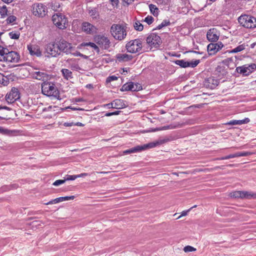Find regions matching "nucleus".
Listing matches in <instances>:
<instances>
[{"instance_id": "20", "label": "nucleus", "mask_w": 256, "mask_h": 256, "mask_svg": "<svg viewBox=\"0 0 256 256\" xmlns=\"http://www.w3.org/2000/svg\"><path fill=\"white\" fill-rule=\"evenodd\" d=\"M236 70L238 73L244 76H248L252 73V70L246 66L237 67Z\"/></svg>"}, {"instance_id": "41", "label": "nucleus", "mask_w": 256, "mask_h": 256, "mask_svg": "<svg viewBox=\"0 0 256 256\" xmlns=\"http://www.w3.org/2000/svg\"><path fill=\"white\" fill-rule=\"evenodd\" d=\"M9 35L12 39H18L20 37V34L18 32H10Z\"/></svg>"}, {"instance_id": "53", "label": "nucleus", "mask_w": 256, "mask_h": 256, "mask_svg": "<svg viewBox=\"0 0 256 256\" xmlns=\"http://www.w3.org/2000/svg\"><path fill=\"white\" fill-rule=\"evenodd\" d=\"M60 7V4H57L56 3H52V8L55 10H57V8Z\"/></svg>"}, {"instance_id": "19", "label": "nucleus", "mask_w": 256, "mask_h": 256, "mask_svg": "<svg viewBox=\"0 0 256 256\" xmlns=\"http://www.w3.org/2000/svg\"><path fill=\"white\" fill-rule=\"evenodd\" d=\"M116 58L119 62H126L132 60L133 57L126 54H118L116 55Z\"/></svg>"}, {"instance_id": "62", "label": "nucleus", "mask_w": 256, "mask_h": 256, "mask_svg": "<svg viewBox=\"0 0 256 256\" xmlns=\"http://www.w3.org/2000/svg\"><path fill=\"white\" fill-rule=\"evenodd\" d=\"M60 200L59 198H55L54 200H52V204H56V203H58V202H60Z\"/></svg>"}, {"instance_id": "27", "label": "nucleus", "mask_w": 256, "mask_h": 256, "mask_svg": "<svg viewBox=\"0 0 256 256\" xmlns=\"http://www.w3.org/2000/svg\"><path fill=\"white\" fill-rule=\"evenodd\" d=\"M174 63L180 66L182 68H186L188 67V62L185 61L184 60H176L174 61Z\"/></svg>"}, {"instance_id": "34", "label": "nucleus", "mask_w": 256, "mask_h": 256, "mask_svg": "<svg viewBox=\"0 0 256 256\" xmlns=\"http://www.w3.org/2000/svg\"><path fill=\"white\" fill-rule=\"evenodd\" d=\"M141 90H142V86L140 84L138 83L134 84L133 82L132 88V91L136 92L139 91Z\"/></svg>"}, {"instance_id": "36", "label": "nucleus", "mask_w": 256, "mask_h": 256, "mask_svg": "<svg viewBox=\"0 0 256 256\" xmlns=\"http://www.w3.org/2000/svg\"><path fill=\"white\" fill-rule=\"evenodd\" d=\"M170 22L168 20H164L162 22L156 27V29L160 30L163 27L170 25Z\"/></svg>"}, {"instance_id": "39", "label": "nucleus", "mask_w": 256, "mask_h": 256, "mask_svg": "<svg viewBox=\"0 0 256 256\" xmlns=\"http://www.w3.org/2000/svg\"><path fill=\"white\" fill-rule=\"evenodd\" d=\"M8 10L6 6H3L0 10V14L2 18H4L7 15Z\"/></svg>"}, {"instance_id": "38", "label": "nucleus", "mask_w": 256, "mask_h": 256, "mask_svg": "<svg viewBox=\"0 0 256 256\" xmlns=\"http://www.w3.org/2000/svg\"><path fill=\"white\" fill-rule=\"evenodd\" d=\"M134 27L136 30L138 31H142L144 28L143 25L138 22L135 23Z\"/></svg>"}, {"instance_id": "13", "label": "nucleus", "mask_w": 256, "mask_h": 256, "mask_svg": "<svg viewBox=\"0 0 256 256\" xmlns=\"http://www.w3.org/2000/svg\"><path fill=\"white\" fill-rule=\"evenodd\" d=\"M223 46L224 44L222 42L216 44L210 43L207 46L208 51L210 55H214L222 49Z\"/></svg>"}, {"instance_id": "64", "label": "nucleus", "mask_w": 256, "mask_h": 256, "mask_svg": "<svg viewBox=\"0 0 256 256\" xmlns=\"http://www.w3.org/2000/svg\"><path fill=\"white\" fill-rule=\"evenodd\" d=\"M120 111H119V110H116V111H115L114 112H112V116L113 115H118L120 114Z\"/></svg>"}, {"instance_id": "61", "label": "nucleus", "mask_w": 256, "mask_h": 256, "mask_svg": "<svg viewBox=\"0 0 256 256\" xmlns=\"http://www.w3.org/2000/svg\"><path fill=\"white\" fill-rule=\"evenodd\" d=\"M114 104H113V101L110 102V103H109V104H106V106L109 108H114V106H113Z\"/></svg>"}, {"instance_id": "40", "label": "nucleus", "mask_w": 256, "mask_h": 256, "mask_svg": "<svg viewBox=\"0 0 256 256\" xmlns=\"http://www.w3.org/2000/svg\"><path fill=\"white\" fill-rule=\"evenodd\" d=\"M200 62V60H195L194 61H192L191 62H188V67L194 68L196 67L199 63Z\"/></svg>"}, {"instance_id": "56", "label": "nucleus", "mask_w": 256, "mask_h": 256, "mask_svg": "<svg viewBox=\"0 0 256 256\" xmlns=\"http://www.w3.org/2000/svg\"><path fill=\"white\" fill-rule=\"evenodd\" d=\"M72 54L74 56H81V57L84 56V55L82 54H81L80 52H78V51H76V52H72Z\"/></svg>"}, {"instance_id": "8", "label": "nucleus", "mask_w": 256, "mask_h": 256, "mask_svg": "<svg viewBox=\"0 0 256 256\" xmlns=\"http://www.w3.org/2000/svg\"><path fill=\"white\" fill-rule=\"evenodd\" d=\"M94 42L101 48L108 49L110 46V42L108 38L103 35H98L94 37Z\"/></svg>"}, {"instance_id": "60", "label": "nucleus", "mask_w": 256, "mask_h": 256, "mask_svg": "<svg viewBox=\"0 0 256 256\" xmlns=\"http://www.w3.org/2000/svg\"><path fill=\"white\" fill-rule=\"evenodd\" d=\"M88 175V173H82V174H78L77 175V178H81V177H84V176H87Z\"/></svg>"}, {"instance_id": "59", "label": "nucleus", "mask_w": 256, "mask_h": 256, "mask_svg": "<svg viewBox=\"0 0 256 256\" xmlns=\"http://www.w3.org/2000/svg\"><path fill=\"white\" fill-rule=\"evenodd\" d=\"M190 211L189 210H188L186 211H183L182 212V214L178 218H180V217L182 216H186L187 214H188V212Z\"/></svg>"}, {"instance_id": "3", "label": "nucleus", "mask_w": 256, "mask_h": 256, "mask_svg": "<svg viewBox=\"0 0 256 256\" xmlns=\"http://www.w3.org/2000/svg\"><path fill=\"white\" fill-rule=\"evenodd\" d=\"M238 22L242 26L248 28H254L256 27V18L252 16L244 14L238 18Z\"/></svg>"}, {"instance_id": "43", "label": "nucleus", "mask_w": 256, "mask_h": 256, "mask_svg": "<svg viewBox=\"0 0 256 256\" xmlns=\"http://www.w3.org/2000/svg\"><path fill=\"white\" fill-rule=\"evenodd\" d=\"M75 196H64V197H60L59 198H60V202H62L64 200H74V198Z\"/></svg>"}, {"instance_id": "11", "label": "nucleus", "mask_w": 256, "mask_h": 256, "mask_svg": "<svg viewBox=\"0 0 256 256\" xmlns=\"http://www.w3.org/2000/svg\"><path fill=\"white\" fill-rule=\"evenodd\" d=\"M6 100L8 102L12 103L20 98V94L17 88H12L10 92L6 95Z\"/></svg>"}, {"instance_id": "1", "label": "nucleus", "mask_w": 256, "mask_h": 256, "mask_svg": "<svg viewBox=\"0 0 256 256\" xmlns=\"http://www.w3.org/2000/svg\"><path fill=\"white\" fill-rule=\"evenodd\" d=\"M42 93L48 96L60 99V92L55 84L49 82H44L41 85Z\"/></svg>"}, {"instance_id": "50", "label": "nucleus", "mask_w": 256, "mask_h": 256, "mask_svg": "<svg viewBox=\"0 0 256 256\" xmlns=\"http://www.w3.org/2000/svg\"><path fill=\"white\" fill-rule=\"evenodd\" d=\"M253 153L250 152H240V156H246L252 154Z\"/></svg>"}, {"instance_id": "57", "label": "nucleus", "mask_w": 256, "mask_h": 256, "mask_svg": "<svg viewBox=\"0 0 256 256\" xmlns=\"http://www.w3.org/2000/svg\"><path fill=\"white\" fill-rule=\"evenodd\" d=\"M248 68H250V69L252 70H252L256 68V64H252L248 66Z\"/></svg>"}, {"instance_id": "48", "label": "nucleus", "mask_w": 256, "mask_h": 256, "mask_svg": "<svg viewBox=\"0 0 256 256\" xmlns=\"http://www.w3.org/2000/svg\"><path fill=\"white\" fill-rule=\"evenodd\" d=\"M16 20V17L14 16H8L6 19L8 24H10L14 22Z\"/></svg>"}, {"instance_id": "25", "label": "nucleus", "mask_w": 256, "mask_h": 256, "mask_svg": "<svg viewBox=\"0 0 256 256\" xmlns=\"http://www.w3.org/2000/svg\"><path fill=\"white\" fill-rule=\"evenodd\" d=\"M160 144L158 142H150L148 144H144L143 146H140V147L142 148L140 152L146 149L156 147V146Z\"/></svg>"}, {"instance_id": "15", "label": "nucleus", "mask_w": 256, "mask_h": 256, "mask_svg": "<svg viewBox=\"0 0 256 256\" xmlns=\"http://www.w3.org/2000/svg\"><path fill=\"white\" fill-rule=\"evenodd\" d=\"M82 30L88 34H94L96 32L97 28L88 22H84L82 24Z\"/></svg>"}, {"instance_id": "5", "label": "nucleus", "mask_w": 256, "mask_h": 256, "mask_svg": "<svg viewBox=\"0 0 256 256\" xmlns=\"http://www.w3.org/2000/svg\"><path fill=\"white\" fill-rule=\"evenodd\" d=\"M52 20L54 24L60 29L66 28L67 18L61 13H57L52 16Z\"/></svg>"}, {"instance_id": "54", "label": "nucleus", "mask_w": 256, "mask_h": 256, "mask_svg": "<svg viewBox=\"0 0 256 256\" xmlns=\"http://www.w3.org/2000/svg\"><path fill=\"white\" fill-rule=\"evenodd\" d=\"M71 68L72 70H80V67L77 64H72Z\"/></svg>"}, {"instance_id": "16", "label": "nucleus", "mask_w": 256, "mask_h": 256, "mask_svg": "<svg viewBox=\"0 0 256 256\" xmlns=\"http://www.w3.org/2000/svg\"><path fill=\"white\" fill-rule=\"evenodd\" d=\"M206 37L210 42H215L218 40L219 34L216 29L211 28L207 32Z\"/></svg>"}, {"instance_id": "12", "label": "nucleus", "mask_w": 256, "mask_h": 256, "mask_svg": "<svg viewBox=\"0 0 256 256\" xmlns=\"http://www.w3.org/2000/svg\"><path fill=\"white\" fill-rule=\"evenodd\" d=\"M60 49V52H62L66 54L72 53V48L71 44L62 40L59 41L57 44Z\"/></svg>"}, {"instance_id": "47", "label": "nucleus", "mask_w": 256, "mask_h": 256, "mask_svg": "<svg viewBox=\"0 0 256 256\" xmlns=\"http://www.w3.org/2000/svg\"><path fill=\"white\" fill-rule=\"evenodd\" d=\"M66 182V180L65 179L64 180H56L54 183H53V185L54 186H58L61 184H63L65 182Z\"/></svg>"}, {"instance_id": "58", "label": "nucleus", "mask_w": 256, "mask_h": 256, "mask_svg": "<svg viewBox=\"0 0 256 256\" xmlns=\"http://www.w3.org/2000/svg\"><path fill=\"white\" fill-rule=\"evenodd\" d=\"M64 126L67 127L72 126H74V122H64Z\"/></svg>"}, {"instance_id": "2", "label": "nucleus", "mask_w": 256, "mask_h": 256, "mask_svg": "<svg viewBox=\"0 0 256 256\" xmlns=\"http://www.w3.org/2000/svg\"><path fill=\"white\" fill-rule=\"evenodd\" d=\"M110 33L114 39L118 40H124L127 35L124 26L118 24H113L111 26Z\"/></svg>"}, {"instance_id": "55", "label": "nucleus", "mask_w": 256, "mask_h": 256, "mask_svg": "<svg viewBox=\"0 0 256 256\" xmlns=\"http://www.w3.org/2000/svg\"><path fill=\"white\" fill-rule=\"evenodd\" d=\"M113 6H117L118 5V4L119 2L118 0H110Z\"/></svg>"}, {"instance_id": "21", "label": "nucleus", "mask_w": 256, "mask_h": 256, "mask_svg": "<svg viewBox=\"0 0 256 256\" xmlns=\"http://www.w3.org/2000/svg\"><path fill=\"white\" fill-rule=\"evenodd\" d=\"M18 132L17 130H10L0 126V134L6 136H16Z\"/></svg>"}, {"instance_id": "6", "label": "nucleus", "mask_w": 256, "mask_h": 256, "mask_svg": "<svg viewBox=\"0 0 256 256\" xmlns=\"http://www.w3.org/2000/svg\"><path fill=\"white\" fill-rule=\"evenodd\" d=\"M45 50L48 54V56L56 57L60 54V49L57 44L52 42L46 46Z\"/></svg>"}, {"instance_id": "30", "label": "nucleus", "mask_w": 256, "mask_h": 256, "mask_svg": "<svg viewBox=\"0 0 256 256\" xmlns=\"http://www.w3.org/2000/svg\"><path fill=\"white\" fill-rule=\"evenodd\" d=\"M149 8L150 12L154 16H157L158 14L159 10L156 6L153 4H150L149 5Z\"/></svg>"}, {"instance_id": "37", "label": "nucleus", "mask_w": 256, "mask_h": 256, "mask_svg": "<svg viewBox=\"0 0 256 256\" xmlns=\"http://www.w3.org/2000/svg\"><path fill=\"white\" fill-rule=\"evenodd\" d=\"M89 14L92 18H96L98 16V12L96 8L90 10L89 11Z\"/></svg>"}, {"instance_id": "44", "label": "nucleus", "mask_w": 256, "mask_h": 256, "mask_svg": "<svg viewBox=\"0 0 256 256\" xmlns=\"http://www.w3.org/2000/svg\"><path fill=\"white\" fill-rule=\"evenodd\" d=\"M6 78L4 77L3 74L0 73V84L6 85L7 83Z\"/></svg>"}, {"instance_id": "51", "label": "nucleus", "mask_w": 256, "mask_h": 256, "mask_svg": "<svg viewBox=\"0 0 256 256\" xmlns=\"http://www.w3.org/2000/svg\"><path fill=\"white\" fill-rule=\"evenodd\" d=\"M118 78L114 76H110L106 78V82H110L112 81L116 80Z\"/></svg>"}, {"instance_id": "10", "label": "nucleus", "mask_w": 256, "mask_h": 256, "mask_svg": "<svg viewBox=\"0 0 256 256\" xmlns=\"http://www.w3.org/2000/svg\"><path fill=\"white\" fill-rule=\"evenodd\" d=\"M20 58V56L18 52L14 51H10L8 49V52L5 55L4 60L3 62H18Z\"/></svg>"}, {"instance_id": "49", "label": "nucleus", "mask_w": 256, "mask_h": 256, "mask_svg": "<svg viewBox=\"0 0 256 256\" xmlns=\"http://www.w3.org/2000/svg\"><path fill=\"white\" fill-rule=\"evenodd\" d=\"M170 126H162L161 128H155L154 130H152V132H156V131H158V130H168V129L170 128Z\"/></svg>"}, {"instance_id": "17", "label": "nucleus", "mask_w": 256, "mask_h": 256, "mask_svg": "<svg viewBox=\"0 0 256 256\" xmlns=\"http://www.w3.org/2000/svg\"><path fill=\"white\" fill-rule=\"evenodd\" d=\"M28 50L30 54L32 56H42V52L40 50V48L38 45H28Z\"/></svg>"}, {"instance_id": "28", "label": "nucleus", "mask_w": 256, "mask_h": 256, "mask_svg": "<svg viewBox=\"0 0 256 256\" xmlns=\"http://www.w3.org/2000/svg\"><path fill=\"white\" fill-rule=\"evenodd\" d=\"M229 196L235 198L242 199V191H234L229 194Z\"/></svg>"}, {"instance_id": "26", "label": "nucleus", "mask_w": 256, "mask_h": 256, "mask_svg": "<svg viewBox=\"0 0 256 256\" xmlns=\"http://www.w3.org/2000/svg\"><path fill=\"white\" fill-rule=\"evenodd\" d=\"M62 72L64 77L66 80H68L72 78V72L66 68L62 69Z\"/></svg>"}, {"instance_id": "18", "label": "nucleus", "mask_w": 256, "mask_h": 256, "mask_svg": "<svg viewBox=\"0 0 256 256\" xmlns=\"http://www.w3.org/2000/svg\"><path fill=\"white\" fill-rule=\"evenodd\" d=\"M33 78L38 80L46 82L49 79V76L45 72L36 71L32 73Z\"/></svg>"}, {"instance_id": "63", "label": "nucleus", "mask_w": 256, "mask_h": 256, "mask_svg": "<svg viewBox=\"0 0 256 256\" xmlns=\"http://www.w3.org/2000/svg\"><path fill=\"white\" fill-rule=\"evenodd\" d=\"M123 1L126 3L128 4H129L133 2L134 0H123Z\"/></svg>"}, {"instance_id": "33", "label": "nucleus", "mask_w": 256, "mask_h": 256, "mask_svg": "<svg viewBox=\"0 0 256 256\" xmlns=\"http://www.w3.org/2000/svg\"><path fill=\"white\" fill-rule=\"evenodd\" d=\"M7 52V48H4L0 46V61L3 62L4 60L5 55L6 54Z\"/></svg>"}, {"instance_id": "9", "label": "nucleus", "mask_w": 256, "mask_h": 256, "mask_svg": "<svg viewBox=\"0 0 256 256\" xmlns=\"http://www.w3.org/2000/svg\"><path fill=\"white\" fill-rule=\"evenodd\" d=\"M32 12L36 16L43 17L46 16L47 10L42 4H34L32 6Z\"/></svg>"}, {"instance_id": "14", "label": "nucleus", "mask_w": 256, "mask_h": 256, "mask_svg": "<svg viewBox=\"0 0 256 256\" xmlns=\"http://www.w3.org/2000/svg\"><path fill=\"white\" fill-rule=\"evenodd\" d=\"M218 84V80L214 77H210L206 79L204 82V86L210 89L214 88Z\"/></svg>"}, {"instance_id": "23", "label": "nucleus", "mask_w": 256, "mask_h": 256, "mask_svg": "<svg viewBox=\"0 0 256 256\" xmlns=\"http://www.w3.org/2000/svg\"><path fill=\"white\" fill-rule=\"evenodd\" d=\"M113 106H114V108L116 109H121L126 106L124 100H113Z\"/></svg>"}, {"instance_id": "31", "label": "nucleus", "mask_w": 256, "mask_h": 256, "mask_svg": "<svg viewBox=\"0 0 256 256\" xmlns=\"http://www.w3.org/2000/svg\"><path fill=\"white\" fill-rule=\"evenodd\" d=\"M248 45H246L244 44H242L232 49L230 52V53H236L238 52H240L245 49L246 46Z\"/></svg>"}, {"instance_id": "22", "label": "nucleus", "mask_w": 256, "mask_h": 256, "mask_svg": "<svg viewBox=\"0 0 256 256\" xmlns=\"http://www.w3.org/2000/svg\"><path fill=\"white\" fill-rule=\"evenodd\" d=\"M242 199H256V193L248 191H242Z\"/></svg>"}, {"instance_id": "46", "label": "nucleus", "mask_w": 256, "mask_h": 256, "mask_svg": "<svg viewBox=\"0 0 256 256\" xmlns=\"http://www.w3.org/2000/svg\"><path fill=\"white\" fill-rule=\"evenodd\" d=\"M144 21L148 24H150L154 21V18L152 16H148L145 18Z\"/></svg>"}, {"instance_id": "35", "label": "nucleus", "mask_w": 256, "mask_h": 256, "mask_svg": "<svg viewBox=\"0 0 256 256\" xmlns=\"http://www.w3.org/2000/svg\"><path fill=\"white\" fill-rule=\"evenodd\" d=\"M85 46H90L91 48H93L97 52H100V48H99L93 42H86L84 44Z\"/></svg>"}, {"instance_id": "7", "label": "nucleus", "mask_w": 256, "mask_h": 256, "mask_svg": "<svg viewBox=\"0 0 256 256\" xmlns=\"http://www.w3.org/2000/svg\"><path fill=\"white\" fill-rule=\"evenodd\" d=\"M146 44L150 46L151 48H157L162 43L160 36L154 33H152L148 35L146 38Z\"/></svg>"}, {"instance_id": "4", "label": "nucleus", "mask_w": 256, "mask_h": 256, "mask_svg": "<svg viewBox=\"0 0 256 256\" xmlns=\"http://www.w3.org/2000/svg\"><path fill=\"white\" fill-rule=\"evenodd\" d=\"M142 40L140 38L130 40L126 45V48L130 53L134 54L139 52L142 49Z\"/></svg>"}, {"instance_id": "24", "label": "nucleus", "mask_w": 256, "mask_h": 256, "mask_svg": "<svg viewBox=\"0 0 256 256\" xmlns=\"http://www.w3.org/2000/svg\"><path fill=\"white\" fill-rule=\"evenodd\" d=\"M250 122L248 118H246L242 120H232L228 122V124L230 125H240L244 124H247Z\"/></svg>"}, {"instance_id": "42", "label": "nucleus", "mask_w": 256, "mask_h": 256, "mask_svg": "<svg viewBox=\"0 0 256 256\" xmlns=\"http://www.w3.org/2000/svg\"><path fill=\"white\" fill-rule=\"evenodd\" d=\"M196 250V249L195 248H194V247H192V246H186L184 248V250L186 252H194V251H195Z\"/></svg>"}, {"instance_id": "45", "label": "nucleus", "mask_w": 256, "mask_h": 256, "mask_svg": "<svg viewBox=\"0 0 256 256\" xmlns=\"http://www.w3.org/2000/svg\"><path fill=\"white\" fill-rule=\"evenodd\" d=\"M77 178V175H66L65 178L66 180H73Z\"/></svg>"}, {"instance_id": "32", "label": "nucleus", "mask_w": 256, "mask_h": 256, "mask_svg": "<svg viewBox=\"0 0 256 256\" xmlns=\"http://www.w3.org/2000/svg\"><path fill=\"white\" fill-rule=\"evenodd\" d=\"M132 82H129L125 84L122 86V88H120V90L122 92L128 90L132 91Z\"/></svg>"}, {"instance_id": "52", "label": "nucleus", "mask_w": 256, "mask_h": 256, "mask_svg": "<svg viewBox=\"0 0 256 256\" xmlns=\"http://www.w3.org/2000/svg\"><path fill=\"white\" fill-rule=\"evenodd\" d=\"M230 158H232V154H229L226 156H222L221 158H217L216 160H228V159H230Z\"/></svg>"}, {"instance_id": "29", "label": "nucleus", "mask_w": 256, "mask_h": 256, "mask_svg": "<svg viewBox=\"0 0 256 256\" xmlns=\"http://www.w3.org/2000/svg\"><path fill=\"white\" fill-rule=\"evenodd\" d=\"M142 148L140 147V146H137L135 147L132 148L129 150H126L124 152L125 154H128L130 153H134L140 152Z\"/></svg>"}]
</instances>
